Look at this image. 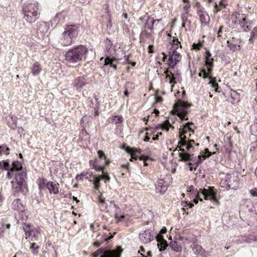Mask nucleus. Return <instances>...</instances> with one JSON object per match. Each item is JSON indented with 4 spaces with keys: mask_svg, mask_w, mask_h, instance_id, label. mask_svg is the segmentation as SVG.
Wrapping results in <instances>:
<instances>
[{
    "mask_svg": "<svg viewBox=\"0 0 257 257\" xmlns=\"http://www.w3.org/2000/svg\"><path fill=\"white\" fill-rule=\"evenodd\" d=\"M194 145L198 146L199 144H195L194 140H191L189 143H186L185 141H182L180 143V152L179 153V156L180 161L183 162H195L199 166L205 158H209L211 154L198 155L197 158L195 157L193 154Z\"/></svg>",
    "mask_w": 257,
    "mask_h": 257,
    "instance_id": "1",
    "label": "nucleus"
},
{
    "mask_svg": "<svg viewBox=\"0 0 257 257\" xmlns=\"http://www.w3.org/2000/svg\"><path fill=\"white\" fill-rule=\"evenodd\" d=\"M88 51L83 45L75 46L69 49L65 54V60L70 66H75L80 65L86 60V56Z\"/></svg>",
    "mask_w": 257,
    "mask_h": 257,
    "instance_id": "2",
    "label": "nucleus"
},
{
    "mask_svg": "<svg viewBox=\"0 0 257 257\" xmlns=\"http://www.w3.org/2000/svg\"><path fill=\"white\" fill-rule=\"evenodd\" d=\"M79 31V26L76 25H67L64 27L58 41L62 46L66 47L71 45L76 40Z\"/></svg>",
    "mask_w": 257,
    "mask_h": 257,
    "instance_id": "3",
    "label": "nucleus"
},
{
    "mask_svg": "<svg viewBox=\"0 0 257 257\" xmlns=\"http://www.w3.org/2000/svg\"><path fill=\"white\" fill-rule=\"evenodd\" d=\"M38 6L36 3H28L23 9L24 18L29 23L35 22L39 18Z\"/></svg>",
    "mask_w": 257,
    "mask_h": 257,
    "instance_id": "4",
    "label": "nucleus"
},
{
    "mask_svg": "<svg viewBox=\"0 0 257 257\" xmlns=\"http://www.w3.org/2000/svg\"><path fill=\"white\" fill-rule=\"evenodd\" d=\"M27 174L25 172H21L16 174L15 179L16 186L13 189L15 192L21 193L25 195L28 192V186L26 182Z\"/></svg>",
    "mask_w": 257,
    "mask_h": 257,
    "instance_id": "5",
    "label": "nucleus"
},
{
    "mask_svg": "<svg viewBox=\"0 0 257 257\" xmlns=\"http://www.w3.org/2000/svg\"><path fill=\"white\" fill-rule=\"evenodd\" d=\"M194 127L195 125L193 123L188 122L184 124L182 128H180L179 129L180 141L178 142V144L176 148V150L178 149V150L180 151V143L182 141H185L186 143L190 142L191 140H187L186 139L187 136L185 135L187 134L188 133H190L189 134V137H190L191 133H194Z\"/></svg>",
    "mask_w": 257,
    "mask_h": 257,
    "instance_id": "6",
    "label": "nucleus"
},
{
    "mask_svg": "<svg viewBox=\"0 0 257 257\" xmlns=\"http://www.w3.org/2000/svg\"><path fill=\"white\" fill-rule=\"evenodd\" d=\"M221 187L227 185L226 188L236 189L239 186V178L234 173H228L220 181Z\"/></svg>",
    "mask_w": 257,
    "mask_h": 257,
    "instance_id": "7",
    "label": "nucleus"
},
{
    "mask_svg": "<svg viewBox=\"0 0 257 257\" xmlns=\"http://www.w3.org/2000/svg\"><path fill=\"white\" fill-rule=\"evenodd\" d=\"M121 251L118 249L110 250L100 248L92 254L93 257H120Z\"/></svg>",
    "mask_w": 257,
    "mask_h": 257,
    "instance_id": "8",
    "label": "nucleus"
},
{
    "mask_svg": "<svg viewBox=\"0 0 257 257\" xmlns=\"http://www.w3.org/2000/svg\"><path fill=\"white\" fill-rule=\"evenodd\" d=\"M231 19L234 20V23L237 22V19H239V24L240 27L244 32H248L250 30V27L247 24L249 22L246 21L244 14L240 15L238 13H235L232 15Z\"/></svg>",
    "mask_w": 257,
    "mask_h": 257,
    "instance_id": "9",
    "label": "nucleus"
},
{
    "mask_svg": "<svg viewBox=\"0 0 257 257\" xmlns=\"http://www.w3.org/2000/svg\"><path fill=\"white\" fill-rule=\"evenodd\" d=\"M139 20L142 22H145L143 28L148 29L150 30L151 32L153 31L154 25L156 21L159 22L160 20H155L153 18H150L148 16H145L144 17H141L139 18Z\"/></svg>",
    "mask_w": 257,
    "mask_h": 257,
    "instance_id": "10",
    "label": "nucleus"
},
{
    "mask_svg": "<svg viewBox=\"0 0 257 257\" xmlns=\"http://www.w3.org/2000/svg\"><path fill=\"white\" fill-rule=\"evenodd\" d=\"M151 233V230L150 229H147L140 233L139 237L141 241L144 244H147L152 241L154 238V236Z\"/></svg>",
    "mask_w": 257,
    "mask_h": 257,
    "instance_id": "11",
    "label": "nucleus"
},
{
    "mask_svg": "<svg viewBox=\"0 0 257 257\" xmlns=\"http://www.w3.org/2000/svg\"><path fill=\"white\" fill-rule=\"evenodd\" d=\"M164 73L166 74V78H169L170 84H175L176 83L177 81H180L181 80V74L178 72H172L166 70L164 72Z\"/></svg>",
    "mask_w": 257,
    "mask_h": 257,
    "instance_id": "12",
    "label": "nucleus"
},
{
    "mask_svg": "<svg viewBox=\"0 0 257 257\" xmlns=\"http://www.w3.org/2000/svg\"><path fill=\"white\" fill-rule=\"evenodd\" d=\"M174 108L176 110L177 115L181 119L187 120L188 119L187 116V109L184 107L182 105L175 103L174 105Z\"/></svg>",
    "mask_w": 257,
    "mask_h": 257,
    "instance_id": "13",
    "label": "nucleus"
},
{
    "mask_svg": "<svg viewBox=\"0 0 257 257\" xmlns=\"http://www.w3.org/2000/svg\"><path fill=\"white\" fill-rule=\"evenodd\" d=\"M155 186L157 193L164 194L168 189V184L163 179H159Z\"/></svg>",
    "mask_w": 257,
    "mask_h": 257,
    "instance_id": "14",
    "label": "nucleus"
},
{
    "mask_svg": "<svg viewBox=\"0 0 257 257\" xmlns=\"http://www.w3.org/2000/svg\"><path fill=\"white\" fill-rule=\"evenodd\" d=\"M199 76L202 77L203 78H209L210 80L209 82V84L211 86L214 88L216 92L218 91V84L214 80H212V76H209L205 70L203 69L199 73Z\"/></svg>",
    "mask_w": 257,
    "mask_h": 257,
    "instance_id": "15",
    "label": "nucleus"
},
{
    "mask_svg": "<svg viewBox=\"0 0 257 257\" xmlns=\"http://www.w3.org/2000/svg\"><path fill=\"white\" fill-rule=\"evenodd\" d=\"M88 83L84 77H78L75 79L73 82V86L77 90H79L81 88L84 87Z\"/></svg>",
    "mask_w": 257,
    "mask_h": 257,
    "instance_id": "16",
    "label": "nucleus"
},
{
    "mask_svg": "<svg viewBox=\"0 0 257 257\" xmlns=\"http://www.w3.org/2000/svg\"><path fill=\"white\" fill-rule=\"evenodd\" d=\"M131 151H130V153L132 156V158L130 159L131 161H132V159L133 158L137 159V158H139L140 160L144 161H146L148 159V157L141 155V149H131Z\"/></svg>",
    "mask_w": 257,
    "mask_h": 257,
    "instance_id": "17",
    "label": "nucleus"
},
{
    "mask_svg": "<svg viewBox=\"0 0 257 257\" xmlns=\"http://www.w3.org/2000/svg\"><path fill=\"white\" fill-rule=\"evenodd\" d=\"M199 17V19L201 25H208L210 22V17L207 13L205 11H201L197 13Z\"/></svg>",
    "mask_w": 257,
    "mask_h": 257,
    "instance_id": "18",
    "label": "nucleus"
},
{
    "mask_svg": "<svg viewBox=\"0 0 257 257\" xmlns=\"http://www.w3.org/2000/svg\"><path fill=\"white\" fill-rule=\"evenodd\" d=\"M59 184L53 181H49L46 184V187L49 191L50 193L57 194L59 192Z\"/></svg>",
    "mask_w": 257,
    "mask_h": 257,
    "instance_id": "19",
    "label": "nucleus"
},
{
    "mask_svg": "<svg viewBox=\"0 0 257 257\" xmlns=\"http://www.w3.org/2000/svg\"><path fill=\"white\" fill-rule=\"evenodd\" d=\"M156 239L158 241V246L160 251L164 250L166 247L168 246L167 241L163 238L161 235H157L156 236Z\"/></svg>",
    "mask_w": 257,
    "mask_h": 257,
    "instance_id": "20",
    "label": "nucleus"
},
{
    "mask_svg": "<svg viewBox=\"0 0 257 257\" xmlns=\"http://www.w3.org/2000/svg\"><path fill=\"white\" fill-rule=\"evenodd\" d=\"M201 191V194L203 196L204 199L206 200H212L214 201H216V198L214 193L206 189H200Z\"/></svg>",
    "mask_w": 257,
    "mask_h": 257,
    "instance_id": "21",
    "label": "nucleus"
},
{
    "mask_svg": "<svg viewBox=\"0 0 257 257\" xmlns=\"http://www.w3.org/2000/svg\"><path fill=\"white\" fill-rule=\"evenodd\" d=\"M192 247L193 252L195 254L200 255L203 257H206L207 256V252L204 251L201 245L194 243Z\"/></svg>",
    "mask_w": 257,
    "mask_h": 257,
    "instance_id": "22",
    "label": "nucleus"
},
{
    "mask_svg": "<svg viewBox=\"0 0 257 257\" xmlns=\"http://www.w3.org/2000/svg\"><path fill=\"white\" fill-rule=\"evenodd\" d=\"M42 70V67L38 62H35L31 67V73L34 76L38 75Z\"/></svg>",
    "mask_w": 257,
    "mask_h": 257,
    "instance_id": "23",
    "label": "nucleus"
},
{
    "mask_svg": "<svg viewBox=\"0 0 257 257\" xmlns=\"http://www.w3.org/2000/svg\"><path fill=\"white\" fill-rule=\"evenodd\" d=\"M169 246L174 251L177 252H180L182 251L181 243L177 240L171 241L169 243Z\"/></svg>",
    "mask_w": 257,
    "mask_h": 257,
    "instance_id": "24",
    "label": "nucleus"
},
{
    "mask_svg": "<svg viewBox=\"0 0 257 257\" xmlns=\"http://www.w3.org/2000/svg\"><path fill=\"white\" fill-rule=\"evenodd\" d=\"M12 208L16 210L23 211L24 209V207L21 203V200L17 199L12 202Z\"/></svg>",
    "mask_w": 257,
    "mask_h": 257,
    "instance_id": "25",
    "label": "nucleus"
},
{
    "mask_svg": "<svg viewBox=\"0 0 257 257\" xmlns=\"http://www.w3.org/2000/svg\"><path fill=\"white\" fill-rule=\"evenodd\" d=\"M117 59L115 57H110L106 56L104 60V65H109L110 67H113L115 70L117 69L116 64L114 62L117 61Z\"/></svg>",
    "mask_w": 257,
    "mask_h": 257,
    "instance_id": "26",
    "label": "nucleus"
},
{
    "mask_svg": "<svg viewBox=\"0 0 257 257\" xmlns=\"http://www.w3.org/2000/svg\"><path fill=\"white\" fill-rule=\"evenodd\" d=\"M94 97L95 100V103L94 104L92 101H91V104H92L91 106L94 109V115L98 116L99 114V109L100 108V102L98 101V98L95 94L94 95Z\"/></svg>",
    "mask_w": 257,
    "mask_h": 257,
    "instance_id": "27",
    "label": "nucleus"
},
{
    "mask_svg": "<svg viewBox=\"0 0 257 257\" xmlns=\"http://www.w3.org/2000/svg\"><path fill=\"white\" fill-rule=\"evenodd\" d=\"M23 228L25 232L26 238H30L31 233L34 234V226L30 224H25L23 226Z\"/></svg>",
    "mask_w": 257,
    "mask_h": 257,
    "instance_id": "28",
    "label": "nucleus"
},
{
    "mask_svg": "<svg viewBox=\"0 0 257 257\" xmlns=\"http://www.w3.org/2000/svg\"><path fill=\"white\" fill-rule=\"evenodd\" d=\"M113 236V235H111L108 237H106V236L103 237L98 234L97 236V240L94 242V245L98 247L102 242L111 239Z\"/></svg>",
    "mask_w": 257,
    "mask_h": 257,
    "instance_id": "29",
    "label": "nucleus"
},
{
    "mask_svg": "<svg viewBox=\"0 0 257 257\" xmlns=\"http://www.w3.org/2000/svg\"><path fill=\"white\" fill-rule=\"evenodd\" d=\"M205 65H213V59L211 57V54L209 50H206L205 52Z\"/></svg>",
    "mask_w": 257,
    "mask_h": 257,
    "instance_id": "30",
    "label": "nucleus"
},
{
    "mask_svg": "<svg viewBox=\"0 0 257 257\" xmlns=\"http://www.w3.org/2000/svg\"><path fill=\"white\" fill-rule=\"evenodd\" d=\"M98 205L102 211L105 210L107 208V204L105 202V198L101 195L98 197Z\"/></svg>",
    "mask_w": 257,
    "mask_h": 257,
    "instance_id": "31",
    "label": "nucleus"
},
{
    "mask_svg": "<svg viewBox=\"0 0 257 257\" xmlns=\"http://www.w3.org/2000/svg\"><path fill=\"white\" fill-rule=\"evenodd\" d=\"M257 39V26L255 27L251 31L250 38L248 40L249 43H253V40Z\"/></svg>",
    "mask_w": 257,
    "mask_h": 257,
    "instance_id": "32",
    "label": "nucleus"
},
{
    "mask_svg": "<svg viewBox=\"0 0 257 257\" xmlns=\"http://www.w3.org/2000/svg\"><path fill=\"white\" fill-rule=\"evenodd\" d=\"M179 47L180 48L181 47L180 43L179 42L178 40L177 39H174L171 45V50L172 52L177 51V49H178Z\"/></svg>",
    "mask_w": 257,
    "mask_h": 257,
    "instance_id": "33",
    "label": "nucleus"
},
{
    "mask_svg": "<svg viewBox=\"0 0 257 257\" xmlns=\"http://www.w3.org/2000/svg\"><path fill=\"white\" fill-rule=\"evenodd\" d=\"M12 167L11 168V171L14 170H20L22 168V164L18 161H15L13 163Z\"/></svg>",
    "mask_w": 257,
    "mask_h": 257,
    "instance_id": "34",
    "label": "nucleus"
},
{
    "mask_svg": "<svg viewBox=\"0 0 257 257\" xmlns=\"http://www.w3.org/2000/svg\"><path fill=\"white\" fill-rule=\"evenodd\" d=\"M170 56L171 60L174 59L177 63L179 62L181 59V56L179 53L177 51L172 52V54L170 55Z\"/></svg>",
    "mask_w": 257,
    "mask_h": 257,
    "instance_id": "35",
    "label": "nucleus"
},
{
    "mask_svg": "<svg viewBox=\"0 0 257 257\" xmlns=\"http://www.w3.org/2000/svg\"><path fill=\"white\" fill-rule=\"evenodd\" d=\"M191 193L192 197H200V192L196 189H194L193 186H190L189 190Z\"/></svg>",
    "mask_w": 257,
    "mask_h": 257,
    "instance_id": "36",
    "label": "nucleus"
},
{
    "mask_svg": "<svg viewBox=\"0 0 257 257\" xmlns=\"http://www.w3.org/2000/svg\"><path fill=\"white\" fill-rule=\"evenodd\" d=\"M225 6V4L222 1L219 2V6H218V5L216 3H215V5L214 7V13H217V12L221 10V8L220 7L223 8Z\"/></svg>",
    "mask_w": 257,
    "mask_h": 257,
    "instance_id": "37",
    "label": "nucleus"
},
{
    "mask_svg": "<svg viewBox=\"0 0 257 257\" xmlns=\"http://www.w3.org/2000/svg\"><path fill=\"white\" fill-rule=\"evenodd\" d=\"M152 32H148L146 29L143 28L140 36H145L147 38H150L152 36Z\"/></svg>",
    "mask_w": 257,
    "mask_h": 257,
    "instance_id": "38",
    "label": "nucleus"
},
{
    "mask_svg": "<svg viewBox=\"0 0 257 257\" xmlns=\"http://www.w3.org/2000/svg\"><path fill=\"white\" fill-rule=\"evenodd\" d=\"M231 97L233 99V103L234 101H238L239 99V94L235 91H232L230 94Z\"/></svg>",
    "mask_w": 257,
    "mask_h": 257,
    "instance_id": "39",
    "label": "nucleus"
},
{
    "mask_svg": "<svg viewBox=\"0 0 257 257\" xmlns=\"http://www.w3.org/2000/svg\"><path fill=\"white\" fill-rule=\"evenodd\" d=\"M227 44L229 49L232 52H234L236 50L239 49L240 48L239 45H235L232 43H229L228 41L227 42Z\"/></svg>",
    "mask_w": 257,
    "mask_h": 257,
    "instance_id": "40",
    "label": "nucleus"
},
{
    "mask_svg": "<svg viewBox=\"0 0 257 257\" xmlns=\"http://www.w3.org/2000/svg\"><path fill=\"white\" fill-rule=\"evenodd\" d=\"M97 154L99 157V159L104 160L105 161V165H108L109 162L106 160V157L104 153L102 151L99 150L97 152Z\"/></svg>",
    "mask_w": 257,
    "mask_h": 257,
    "instance_id": "41",
    "label": "nucleus"
},
{
    "mask_svg": "<svg viewBox=\"0 0 257 257\" xmlns=\"http://www.w3.org/2000/svg\"><path fill=\"white\" fill-rule=\"evenodd\" d=\"M30 248L32 249V252L34 254H37L38 253L39 246L35 243L31 244Z\"/></svg>",
    "mask_w": 257,
    "mask_h": 257,
    "instance_id": "42",
    "label": "nucleus"
},
{
    "mask_svg": "<svg viewBox=\"0 0 257 257\" xmlns=\"http://www.w3.org/2000/svg\"><path fill=\"white\" fill-rule=\"evenodd\" d=\"M172 126V125L170 124L169 120H166L162 124H161V127L163 130H165L167 131H169V127Z\"/></svg>",
    "mask_w": 257,
    "mask_h": 257,
    "instance_id": "43",
    "label": "nucleus"
},
{
    "mask_svg": "<svg viewBox=\"0 0 257 257\" xmlns=\"http://www.w3.org/2000/svg\"><path fill=\"white\" fill-rule=\"evenodd\" d=\"M189 170L190 171L196 170L199 166L195 162H188Z\"/></svg>",
    "mask_w": 257,
    "mask_h": 257,
    "instance_id": "44",
    "label": "nucleus"
},
{
    "mask_svg": "<svg viewBox=\"0 0 257 257\" xmlns=\"http://www.w3.org/2000/svg\"><path fill=\"white\" fill-rule=\"evenodd\" d=\"M100 181L97 179L96 178V176H94L93 177V183L94 186V188L96 190H98L99 187H100V184H99Z\"/></svg>",
    "mask_w": 257,
    "mask_h": 257,
    "instance_id": "45",
    "label": "nucleus"
},
{
    "mask_svg": "<svg viewBox=\"0 0 257 257\" xmlns=\"http://www.w3.org/2000/svg\"><path fill=\"white\" fill-rule=\"evenodd\" d=\"M112 46V43L110 40L108 39H106L105 41V50L106 51H108L109 50V49L111 48Z\"/></svg>",
    "mask_w": 257,
    "mask_h": 257,
    "instance_id": "46",
    "label": "nucleus"
},
{
    "mask_svg": "<svg viewBox=\"0 0 257 257\" xmlns=\"http://www.w3.org/2000/svg\"><path fill=\"white\" fill-rule=\"evenodd\" d=\"M31 241H35L38 239V232L34 230V234L31 233L30 238H28Z\"/></svg>",
    "mask_w": 257,
    "mask_h": 257,
    "instance_id": "47",
    "label": "nucleus"
},
{
    "mask_svg": "<svg viewBox=\"0 0 257 257\" xmlns=\"http://www.w3.org/2000/svg\"><path fill=\"white\" fill-rule=\"evenodd\" d=\"M195 7L196 9L197 13L204 10V8L202 7L199 2H197L195 4Z\"/></svg>",
    "mask_w": 257,
    "mask_h": 257,
    "instance_id": "48",
    "label": "nucleus"
},
{
    "mask_svg": "<svg viewBox=\"0 0 257 257\" xmlns=\"http://www.w3.org/2000/svg\"><path fill=\"white\" fill-rule=\"evenodd\" d=\"M104 166H101L100 164H98V162L97 163V164L96 165H93V168L96 171H101L102 172V171H104Z\"/></svg>",
    "mask_w": 257,
    "mask_h": 257,
    "instance_id": "49",
    "label": "nucleus"
},
{
    "mask_svg": "<svg viewBox=\"0 0 257 257\" xmlns=\"http://www.w3.org/2000/svg\"><path fill=\"white\" fill-rule=\"evenodd\" d=\"M11 119L13 121V123L12 124H9V126L12 129L14 130L17 127V117L15 116H12Z\"/></svg>",
    "mask_w": 257,
    "mask_h": 257,
    "instance_id": "50",
    "label": "nucleus"
},
{
    "mask_svg": "<svg viewBox=\"0 0 257 257\" xmlns=\"http://www.w3.org/2000/svg\"><path fill=\"white\" fill-rule=\"evenodd\" d=\"M112 120L115 122V123H120L122 121V117L119 116H114Z\"/></svg>",
    "mask_w": 257,
    "mask_h": 257,
    "instance_id": "51",
    "label": "nucleus"
},
{
    "mask_svg": "<svg viewBox=\"0 0 257 257\" xmlns=\"http://www.w3.org/2000/svg\"><path fill=\"white\" fill-rule=\"evenodd\" d=\"M169 65L171 68H173L177 63L174 59L171 60V56L170 55L169 58Z\"/></svg>",
    "mask_w": 257,
    "mask_h": 257,
    "instance_id": "52",
    "label": "nucleus"
},
{
    "mask_svg": "<svg viewBox=\"0 0 257 257\" xmlns=\"http://www.w3.org/2000/svg\"><path fill=\"white\" fill-rule=\"evenodd\" d=\"M102 173H104L103 180L104 182L106 183L107 182H109L110 181V178L108 175L107 173L104 171H102Z\"/></svg>",
    "mask_w": 257,
    "mask_h": 257,
    "instance_id": "53",
    "label": "nucleus"
},
{
    "mask_svg": "<svg viewBox=\"0 0 257 257\" xmlns=\"http://www.w3.org/2000/svg\"><path fill=\"white\" fill-rule=\"evenodd\" d=\"M223 29L224 27L223 26H219L218 30L217 31V37H220L221 36V34L222 33Z\"/></svg>",
    "mask_w": 257,
    "mask_h": 257,
    "instance_id": "54",
    "label": "nucleus"
},
{
    "mask_svg": "<svg viewBox=\"0 0 257 257\" xmlns=\"http://www.w3.org/2000/svg\"><path fill=\"white\" fill-rule=\"evenodd\" d=\"M14 257H28L26 253H22L21 251L17 252Z\"/></svg>",
    "mask_w": 257,
    "mask_h": 257,
    "instance_id": "55",
    "label": "nucleus"
},
{
    "mask_svg": "<svg viewBox=\"0 0 257 257\" xmlns=\"http://www.w3.org/2000/svg\"><path fill=\"white\" fill-rule=\"evenodd\" d=\"M192 46L194 49L199 50L202 47V44L200 43L197 44L194 43Z\"/></svg>",
    "mask_w": 257,
    "mask_h": 257,
    "instance_id": "56",
    "label": "nucleus"
},
{
    "mask_svg": "<svg viewBox=\"0 0 257 257\" xmlns=\"http://www.w3.org/2000/svg\"><path fill=\"white\" fill-rule=\"evenodd\" d=\"M4 168L5 170L8 171H11V168L10 164L7 161H4Z\"/></svg>",
    "mask_w": 257,
    "mask_h": 257,
    "instance_id": "57",
    "label": "nucleus"
},
{
    "mask_svg": "<svg viewBox=\"0 0 257 257\" xmlns=\"http://www.w3.org/2000/svg\"><path fill=\"white\" fill-rule=\"evenodd\" d=\"M249 192L252 196L257 197V188L250 190Z\"/></svg>",
    "mask_w": 257,
    "mask_h": 257,
    "instance_id": "58",
    "label": "nucleus"
},
{
    "mask_svg": "<svg viewBox=\"0 0 257 257\" xmlns=\"http://www.w3.org/2000/svg\"><path fill=\"white\" fill-rule=\"evenodd\" d=\"M206 68H207V74H208V75L209 76H211V72H212V67H213V65H209V66L208 65H205Z\"/></svg>",
    "mask_w": 257,
    "mask_h": 257,
    "instance_id": "59",
    "label": "nucleus"
},
{
    "mask_svg": "<svg viewBox=\"0 0 257 257\" xmlns=\"http://www.w3.org/2000/svg\"><path fill=\"white\" fill-rule=\"evenodd\" d=\"M182 205H183V207H186L188 206L189 208H192L194 206L193 204H192L190 202L188 203L187 202H185L183 203Z\"/></svg>",
    "mask_w": 257,
    "mask_h": 257,
    "instance_id": "60",
    "label": "nucleus"
},
{
    "mask_svg": "<svg viewBox=\"0 0 257 257\" xmlns=\"http://www.w3.org/2000/svg\"><path fill=\"white\" fill-rule=\"evenodd\" d=\"M109 5L107 4H104L103 6V9L104 10L106 13H107V14H109Z\"/></svg>",
    "mask_w": 257,
    "mask_h": 257,
    "instance_id": "61",
    "label": "nucleus"
},
{
    "mask_svg": "<svg viewBox=\"0 0 257 257\" xmlns=\"http://www.w3.org/2000/svg\"><path fill=\"white\" fill-rule=\"evenodd\" d=\"M98 162V159H96L95 161H93L92 160H90L89 161L90 166H92L93 168V165H96Z\"/></svg>",
    "mask_w": 257,
    "mask_h": 257,
    "instance_id": "62",
    "label": "nucleus"
},
{
    "mask_svg": "<svg viewBox=\"0 0 257 257\" xmlns=\"http://www.w3.org/2000/svg\"><path fill=\"white\" fill-rule=\"evenodd\" d=\"M43 27H44L45 29H47V26L45 23L40 24L38 29V31H40V32H41V29H43Z\"/></svg>",
    "mask_w": 257,
    "mask_h": 257,
    "instance_id": "63",
    "label": "nucleus"
},
{
    "mask_svg": "<svg viewBox=\"0 0 257 257\" xmlns=\"http://www.w3.org/2000/svg\"><path fill=\"white\" fill-rule=\"evenodd\" d=\"M12 171H9V172L7 173V177L8 178H9V179H11L12 178L13 176V173H12Z\"/></svg>",
    "mask_w": 257,
    "mask_h": 257,
    "instance_id": "64",
    "label": "nucleus"
}]
</instances>
